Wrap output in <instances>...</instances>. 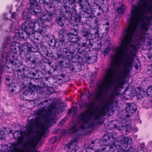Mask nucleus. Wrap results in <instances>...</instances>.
<instances>
[{
	"label": "nucleus",
	"instance_id": "nucleus-1",
	"mask_svg": "<svg viewBox=\"0 0 152 152\" xmlns=\"http://www.w3.org/2000/svg\"><path fill=\"white\" fill-rule=\"evenodd\" d=\"M141 10L139 5H132L131 14L128 18V27L124 30L121 35L122 47L119 58L121 65L127 73L132 70L134 61L133 51L135 47L131 43L134 39L144 42L146 32L150 26V21L148 17L139 19Z\"/></svg>",
	"mask_w": 152,
	"mask_h": 152
},
{
	"label": "nucleus",
	"instance_id": "nucleus-2",
	"mask_svg": "<svg viewBox=\"0 0 152 152\" xmlns=\"http://www.w3.org/2000/svg\"><path fill=\"white\" fill-rule=\"evenodd\" d=\"M121 78L120 77L116 81H114L113 91L111 92L109 94L107 95V99L105 100L101 110L94 115L95 120L99 121L102 120L103 117L106 116L107 113L113 108V105L115 99V95H118L119 88L122 86L123 84Z\"/></svg>",
	"mask_w": 152,
	"mask_h": 152
},
{
	"label": "nucleus",
	"instance_id": "nucleus-3",
	"mask_svg": "<svg viewBox=\"0 0 152 152\" xmlns=\"http://www.w3.org/2000/svg\"><path fill=\"white\" fill-rule=\"evenodd\" d=\"M80 109H82L83 107L87 109V110L81 113L80 116V121L77 124L73 125L70 131L73 133L77 132L80 129H84L85 125L89 121V112L91 111L94 107V102L90 103L85 102L83 105L79 104Z\"/></svg>",
	"mask_w": 152,
	"mask_h": 152
},
{
	"label": "nucleus",
	"instance_id": "nucleus-4",
	"mask_svg": "<svg viewBox=\"0 0 152 152\" xmlns=\"http://www.w3.org/2000/svg\"><path fill=\"white\" fill-rule=\"evenodd\" d=\"M110 58L111 61L109 67L106 69L104 76L105 80L110 81L113 80L116 73V56L113 54L111 55Z\"/></svg>",
	"mask_w": 152,
	"mask_h": 152
},
{
	"label": "nucleus",
	"instance_id": "nucleus-5",
	"mask_svg": "<svg viewBox=\"0 0 152 152\" xmlns=\"http://www.w3.org/2000/svg\"><path fill=\"white\" fill-rule=\"evenodd\" d=\"M10 49L12 52L15 54L19 53L21 55L23 53H24L26 50L31 51L32 45L29 42L20 44L18 42H14L10 45Z\"/></svg>",
	"mask_w": 152,
	"mask_h": 152
},
{
	"label": "nucleus",
	"instance_id": "nucleus-6",
	"mask_svg": "<svg viewBox=\"0 0 152 152\" xmlns=\"http://www.w3.org/2000/svg\"><path fill=\"white\" fill-rule=\"evenodd\" d=\"M13 23L11 25L10 27L11 30H13L15 29V32L16 33L15 35L18 37L20 39H24V38H30L31 39H36L38 40V38H36L35 35L38 33L37 32H34L33 30L31 31H23L22 30H20V29L18 27H15V28L12 27Z\"/></svg>",
	"mask_w": 152,
	"mask_h": 152
},
{
	"label": "nucleus",
	"instance_id": "nucleus-7",
	"mask_svg": "<svg viewBox=\"0 0 152 152\" xmlns=\"http://www.w3.org/2000/svg\"><path fill=\"white\" fill-rule=\"evenodd\" d=\"M69 4H64L63 11L62 12L63 17L64 19L69 20L73 13L76 12V5L74 1L69 0Z\"/></svg>",
	"mask_w": 152,
	"mask_h": 152
},
{
	"label": "nucleus",
	"instance_id": "nucleus-8",
	"mask_svg": "<svg viewBox=\"0 0 152 152\" xmlns=\"http://www.w3.org/2000/svg\"><path fill=\"white\" fill-rule=\"evenodd\" d=\"M29 124L28 128L26 129V131L20 132V136L17 138L19 144H21L23 142V138L21 136V135L23 133L24 135L26 137L31 136L34 134V128L36 126L37 124V120L35 118L31 119L29 121Z\"/></svg>",
	"mask_w": 152,
	"mask_h": 152
},
{
	"label": "nucleus",
	"instance_id": "nucleus-9",
	"mask_svg": "<svg viewBox=\"0 0 152 152\" xmlns=\"http://www.w3.org/2000/svg\"><path fill=\"white\" fill-rule=\"evenodd\" d=\"M85 50H83L81 48L78 49L77 48V45L76 44L70 43L66 45L65 50H63L64 53L66 55H69L70 53L74 54L76 52H78L77 54L80 55H82V54L80 53V51L82 52Z\"/></svg>",
	"mask_w": 152,
	"mask_h": 152
},
{
	"label": "nucleus",
	"instance_id": "nucleus-10",
	"mask_svg": "<svg viewBox=\"0 0 152 152\" xmlns=\"http://www.w3.org/2000/svg\"><path fill=\"white\" fill-rule=\"evenodd\" d=\"M132 145V140L131 138L122 135L121 137V146H119V148L118 149H124L127 147H131Z\"/></svg>",
	"mask_w": 152,
	"mask_h": 152
},
{
	"label": "nucleus",
	"instance_id": "nucleus-11",
	"mask_svg": "<svg viewBox=\"0 0 152 152\" xmlns=\"http://www.w3.org/2000/svg\"><path fill=\"white\" fill-rule=\"evenodd\" d=\"M77 139H74L70 143H69L65 145L64 148L67 150V152H79V149L77 146Z\"/></svg>",
	"mask_w": 152,
	"mask_h": 152
},
{
	"label": "nucleus",
	"instance_id": "nucleus-12",
	"mask_svg": "<svg viewBox=\"0 0 152 152\" xmlns=\"http://www.w3.org/2000/svg\"><path fill=\"white\" fill-rule=\"evenodd\" d=\"M36 20L34 19L29 21L28 23L26 21L22 23L20 25V30L31 31L33 30Z\"/></svg>",
	"mask_w": 152,
	"mask_h": 152
},
{
	"label": "nucleus",
	"instance_id": "nucleus-13",
	"mask_svg": "<svg viewBox=\"0 0 152 152\" xmlns=\"http://www.w3.org/2000/svg\"><path fill=\"white\" fill-rule=\"evenodd\" d=\"M54 120V118L50 115H47L46 116L44 120V123L42 125L40 130V132L43 135L45 134L46 131L48 128V126Z\"/></svg>",
	"mask_w": 152,
	"mask_h": 152
},
{
	"label": "nucleus",
	"instance_id": "nucleus-14",
	"mask_svg": "<svg viewBox=\"0 0 152 152\" xmlns=\"http://www.w3.org/2000/svg\"><path fill=\"white\" fill-rule=\"evenodd\" d=\"M30 6L28 7V11L32 15H34L36 16L39 15L41 13V9L40 7L38 5V3L36 2L31 4L30 2Z\"/></svg>",
	"mask_w": 152,
	"mask_h": 152
},
{
	"label": "nucleus",
	"instance_id": "nucleus-15",
	"mask_svg": "<svg viewBox=\"0 0 152 152\" xmlns=\"http://www.w3.org/2000/svg\"><path fill=\"white\" fill-rule=\"evenodd\" d=\"M63 55H62V57L63 58V60L62 62L63 63V65L64 67L66 68H70L71 66L72 67L71 68V70L72 71H75L76 67H75V65L72 64H71L70 59V56L69 55H66L63 53Z\"/></svg>",
	"mask_w": 152,
	"mask_h": 152
},
{
	"label": "nucleus",
	"instance_id": "nucleus-16",
	"mask_svg": "<svg viewBox=\"0 0 152 152\" xmlns=\"http://www.w3.org/2000/svg\"><path fill=\"white\" fill-rule=\"evenodd\" d=\"M80 53L82 54L84 58V61H86L88 63L92 64L95 63L97 60V58L95 56H92L91 57L88 56V52L85 50L82 52L80 51Z\"/></svg>",
	"mask_w": 152,
	"mask_h": 152
},
{
	"label": "nucleus",
	"instance_id": "nucleus-17",
	"mask_svg": "<svg viewBox=\"0 0 152 152\" xmlns=\"http://www.w3.org/2000/svg\"><path fill=\"white\" fill-rule=\"evenodd\" d=\"M115 139L112 134H105L103 137L101 144L104 143V145H107L108 144H113L114 143Z\"/></svg>",
	"mask_w": 152,
	"mask_h": 152
},
{
	"label": "nucleus",
	"instance_id": "nucleus-18",
	"mask_svg": "<svg viewBox=\"0 0 152 152\" xmlns=\"http://www.w3.org/2000/svg\"><path fill=\"white\" fill-rule=\"evenodd\" d=\"M65 39L59 38V39H56V44L55 47L60 49H64L65 50L66 45L68 44V42H65Z\"/></svg>",
	"mask_w": 152,
	"mask_h": 152
},
{
	"label": "nucleus",
	"instance_id": "nucleus-19",
	"mask_svg": "<svg viewBox=\"0 0 152 152\" xmlns=\"http://www.w3.org/2000/svg\"><path fill=\"white\" fill-rule=\"evenodd\" d=\"M87 92H88L89 95H88L87 93H86V94H85V95L87 96V97L88 99V100L89 102L93 100V99L90 98V97H93L96 100L101 99L102 98V93H101L100 95H99L96 94V92H92L90 93L88 91H87Z\"/></svg>",
	"mask_w": 152,
	"mask_h": 152
},
{
	"label": "nucleus",
	"instance_id": "nucleus-20",
	"mask_svg": "<svg viewBox=\"0 0 152 152\" xmlns=\"http://www.w3.org/2000/svg\"><path fill=\"white\" fill-rule=\"evenodd\" d=\"M126 107V111L129 114L135 113L137 110L136 105L133 103H127Z\"/></svg>",
	"mask_w": 152,
	"mask_h": 152
},
{
	"label": "nucleus",
	"instance_id": "nucleus-21",
	"mask_svg": "<svg viewBox=\"0 0 152 152\" xmlns=\"http://www.w3.org/2000/svg\"><path fill=\"white\" fill-rule=\"evenodd\" d=\"M115 9H117L116 12L118 14L123 13L125 8V6L120 2L115 3L114 4Z\"/></svg>",
	"mask_w": 152,
	"mask_h": 152
},
{
	"label": "nucleus",
	"instance_id": "nucleus-22",
	"mask_svg": "<svg viewBox=\"0 0 152 152\" xmlns=\"http://www.w3.org/2000/svg\"><path fill=\"white\" fill-rule=\"evenodd\" d=\"M143 8L142 10L148 11L152 10V0H142Z\"/></svg>",
	"mask_w": 152,
	"mask_h": 152
},
{
	"label": "nucleus",
	"instance_id": "nucleus-23",
	"mask_svg": "<svg viewBox=\"0 0 152 152\" xmlns=\"http://www.w3.org/2000/svg\"><path fill=\"white\" fill-rule=\"evenodd\" d=\"M72 60L73 63H78L81 64L84 62V58L82 55H79L78 54L74 55V54L72 55Z\"/></svg>",
	"mask_w": 152,
	"mask_h": 152
},
{
	"label": "nucleus",
	"instance_id": "nucleus-24",
	"mask_svg": "<svg viewBox=\"0 0 152 152\" xmlns=\"http://www.w3.org/2000/svg\"><path fill=\"white\" fill-rule=\"evenodd\" d=\"M32 67H31L30 69H28L26 71H24V69L23 68L22 70L21 69H18V71L19 72H23V74L25 76L28 77V76H26L27 74H26V72H27L28 74H29V75L31 77H35L36 76V72L35 69H32Z\"/></svg>",
	"mask_w": 152,
	"mask_h": 152
},
{
	"label": "nucleus",
	"instance_id": "nucleus-25",
	"mask_svg": "<svg viewBox=\"0 0 152 152\" xmlns=\"http://www.w3.org/2000/svg\"><path fill=\"white\" fill-rule=\"evenodd\" d=\"M43 59L40 55H34V57L33 58V61H32L31 64H34L35 66H39L42 63Z\"/></svg>",
	"mask_w": 152,
	"mask_h": 152
},
{
	"label": "nucleus",
	"instance_id": "nucleus-26",
	"mask_svg": "<svg viewBox=\"0 0 152 152\" xmlns=\"http://www.w3.org/2000/svg\"><path fill=\"white\" fill-rule=\"evenodd\" d=\"M44 4V7L47 5L53 4L55 7H58L60 5L61 3L60 0H42Z\"/></svg>",
	"mask_w": 152,
	"mask_h": 152
},
{
	"label": "nucleus",
	"instance_id": "nucleus-27",
	"mask_svg": "<svg viewBox=\"0 0 152 152\" xmlns=\"http://www.w3.org/2000/svg\"><path fill=\"white\" fill-rule=\"evenodd\" d=\"M80 32L83 36L88 38L90 36V31L89 29L87 28L84 26L80 28L79 29Z\"/></svg>",
	"mask_w": 152,
	"mask_h": 152
},
{
	"label": "nucleus",
	"instance_id": "nucleus-28",
	"mask_svg": "<svg viewBox=\"0 0 152 152\" xmlns=\"http://www.w3.org/2000/svg\"><path fill=\"white\" fill-rule=\"evenodd\" d=\"M94 44V40L88 38L83 39L82 42H80L81 45L83 47L88 46V47H92Z\"/></svg>",
	"mask_w": 152,
	"mask_h": 152
},
{
	"label": "nucleus",
	"instance_id": "nucleus-29",
	"mask_svg": "<svg viewBox=\"0 0 152 152\" xmlns=\"http://www.w3.org/2000/svg\"><path fill=\"white\" fill-rule=\"evenodd\" d=\"M45 7L46 12L52 14L53 15L55 14L56 16L58 14V12L55 10L53 7L51 5H47Z\"/></svg>",
	"mask_w": 152,
	"mask_h": 152
},
{
	"label": "nucleus",
	"instance_id": "nucleus-30",
	"mask_svg": "<svg viewBox=\"0 0 152 152\" xmlns=\"http://www.w3.org/2000/svg\"><path fill=\"white\" fill-rule=\"evenodd\" d=\"M32 53L31 51L27 50L25 51L24 53V55L26 58L25 61L27 63L29 62V64H31L32 61H33V57H32L31 55Z\"/></svg>",
	"mask_w": 152,
	"mask_h": 152
},
{
	"label": "nucleus",
	"instance_id": "nucleus-31",
	"mask_svg": "<svg viewBox=\"0 0 152 152\" xmlns=\"http://www.w3.org/2000/svg\"><path fill=\"white\" fill-rule=\"evenodd\" d=\"M45 56L50 57L54 59H57L61 57L62 55L61 53H59L57 51L55 53H50L48 52Z\"/></svg>",
	"mask_w": 152,
	"mask_h": 152
},
{
	"label": "nucleus",
	"instance_id": "nucleus-32",
	"mask_svg": "<svg viewBox=\"0 0 152 152\" xmlns=\"http://www.w3.org/2000/svg\"><path fill=\"white\" fill-rule=\"evenodd\" d=\"M147 45L149 49L148 57L149 59L152 61V39H148L147 42Z\"/></svg>",
	"mask_w": 152,
	"mask_h": 152
},
{
	"label": "nucleus",
	"instance_id": "nucleus-33",
	"mask_svg": "<svg viewBox=\"0 0 152 152\" xmlns=\"http://www.w3.org/2000/svg\"><path fill=\"white\" fill-rule=\"evenodd\" d=\"M68 39L69 43L76 42L80 39V37L77 34L69 35Z\"/></svg>",
	"mask_w": 152,
	"mask_h": 152
},
{
	"label": "nucleus",
	"instance_id": "nucleus-34",
	"mask_svg": "<svg viewBox=\"0 0 152 152\" xmlns=\"http://www.w3.org/2000/svg\"><path fill=\"white\" fill-rule=\"evenodd\" d=\"M17 84L16 83H13L8 85L7 90L12 93H17Z\"/></svg>",
	"mask_w": 152,
	"mask_h": 152
},
{
	"label": "nucleus",
	"instance_id": "nucleus-35",
	"mask_svg": "<svg viewBox=\"0 0 152 152\" xmlns=\"http://www.w3.org/2000/svg\"><path fill=\"white\" fill-rule=\"evenodd\" d=\"M53 15L47 12L43 13L42 15V18L45 21L49 22L52 20Z\"/></svg>",
	"mask_w": 152,
	"mask_h": 152
},
{
	"label": "nucleus",
	"instance_id": "nucleus-36",
	"mask_svg": "<svg viewBox=\"0 0 152 152\" xmlns=\"http://www.w3.org/2000/svg\"><path fill=\"white\" fill-rule=\"evenodd\" d=\"M58 35L59 38L66 39V37L68 36V34L64 28L59 29L58 31Z\"/></svg>",
	"mask_w": 152,
	"mask_h": 152
},
{
	"label": "nucleus",
	"instance_id": "nucleus-37",
	"mask_svg": "<svg viewBox=\"0 0 152 152\" xmlns=\"http://www.w3.org/2000/svg\"><path fill=\"white\" fill-rule=\"evenodd\" d=\"M66 20L64 19V18L63 17V15L62 17L56 16V21L57 23L61 26H63L65 23V21Z\"/></svg>",
	"mask_w": 152,
	"mask_h": 152
},
{
	"label": "nucleus",
	"instance_id": "nucleus-38",
	"mask_svg": "<svg viewBox=\"0 0 152 152\" xmlns=\"http://www.w3.org/2000/svg\"><path fill=\"white\" fill-rule=\"evenodd\" d=\"M30 92H25L21 94L20 97L22 100L23 101H30Z\"/></svg>",
	"mask_w": 152,
	"mask_h": 152
},
{
	"label": "nucleus",
	"instance_id": "nucleus-39",
	"mask_svg": "<svg viewBox=\"0 0 152 152\" xmlns=\"http://www.w3.org/2000/svg\"><path fill=\"white\" fill-rule=\"evenodd\" d=\"M42 25V23L40 20H36L33 30L38 32L40 29L41 28Z\"/></svg>",
	"mask_w": 152,
	"mask_h": 152
},
{
	"label": "nucleus",
	"instance_id": "nucleus-40",
	"mask_svg": "<svg viewBox=\"0 0 152 152\" xmlns=\"http://www.w3.org/2000/svg\"><path fill=\"white\" fill-rule=\"evenodd\" d=\"M21 18L23 20H26V22L29 21L31 18L29 14L26 11H24L22 13Z\"/></svg>",
	"mask_w": 152,
	"mask_h": 152
},
{
	"label": "nucleus",
	"instance_id": "nucleus-41",
	"mask_svg": "<svg viewBox=\"0 0 152 152\" xmlns=\"http://www.w3.org/2000/svg\"><path fill=\"white\" fill-rule=\"evenodd\" d=\"M36 76H37V79L42 78L44 76L43 71L38 69H35Z\"/></svg>",
	"mask_w": 152,
	"mask_h": 152
},
{
	"label": "nucleus",
	"instance_id": "nucleus-42",
	"mask_svg": "<svg viewBox=\"0 0 152 152\" xmlns=\"http://www.w3.org/2000/svg\"><path fill=\"white\" fill-rule=\"evenodd\" d=\"M39 51L40 52L41 54L43 55H46V54L48 52L45 46L41 45L40 46V47L39 48Z\"/></svg>",
	"mask_w": 152,
	"mask_h": 152
},
{
	"label": "nucleus",
	"instance_id": "nucleus-43",
	"mask_svg": "<svg viewBox=\"0 0 152 152\" xmlns=\"http://www.w3.org/2000/svg\"><path fill=\"white\" fill-rule=\"evenodd\" d=\"M99 28H92L91 32L90 31V34L92 36L94 35L95 37H98L99 36Z\"/></svg>",
	"mask_w": 152,
	"mask_h": 152
},
{
	"label": "nucleus",
	"instance_id": "nucleus-44",
	"mask_svg": "<svg viewBox=\"0 0 152 152\" xmlns=\"http://www.w3.org/2000/svg\"><path fill=\"white\" fill-rule=\"evenodd\" d=\"M131 146V147H128L129 149L128 151H127L125 149H123V148H121V149H118V152H137V151H136L135 149L133 147H132Z\"/></svg>",
	"mask_w": 152,
	"mask_h": 152
},
{
	"label": "nucleus",
	"instance_id": "nucleus-45",
	"mask_svg": "<svg viewBox=\"0 0 152 152\" xmlns=\"http://www.w3.org/2000/svg\"><path fill=\"white\" fill-rule=\"evenodd\" d=\"M72 25L74 28L77 30L78 29L79 30V29H80L83 26L82 23H77V22H74L72 23Z\"/></svg>",
	"mask_w": 152,
	"mask_h": 152
},
{
	"label": "nucleus",
	"instance_id": "nucleus-46",
	"mask_svg": "<svg viewBox=\"0 0 152 152\" xmlns=\"http://www.w3.org/2000/svg\"><path fill=\"white\" fill-rule=\"evenodd\" d=\"M37 144L34 143V142H29L28 145L27 146V148L28 150L29 151L33 149H35L37 146Z\"/></svg>",
	"mask_w": 152,
	"mask_h": 152
},
{
	"label": "nucleus",
	"instance_id": "nucleus-47",
	"mask_svg": "<svg viewBox=\"0 0 152 152\" xmlns=\"http://www.w3.org/2000/svg\"><path fill=\"white\" fill-rule=\"evenodd\" d=\"M88 5H83L80 7V9H82L84 12H88L90 10V6L88 4Z\"/></svg>",
	"mask_w": 152,
	"mask_h": 152
},
{
	"label": "nucleus",
	"instance_id": "nucleus-48",
	"mask_svg": "<svg viewBox=\"0 0 152 152\" xmlns=\"http://www.w3.org/2000/svg\"><path fill=\"white\" fill-rule=\"evenodd\" d=\"M47 31L46 29V28L45 27L42 26V28L39 30L38 32V33H39L40 34L42 35H45L46 34Z\"/></svg>",
	"mask_w": 152,
	"mask_h": 152
},
{
	"label": "nucleus",
	"instance_id": "nucleus-49",
	"mask_svg": "<svg viewBox=\"0 0 152 152\" xmlns=\"http://www.w3.org/2000/svg\"><path fill=\"white\" fill-rule=\"evenodd\" d=\"M61 75L62 77L61 79L64 82H68L70 80V77L67 75H65L63 74Z\"/></svg>",
	"mask_w": 152,
	"mask_h": 152
},
{
	"label": "nucleus",
	"instance_id": "nucleus-50",
	"mask_svg": "<svg viewBox=\"0 0 152 152\" xmlns=\"http://www.w3.org/2000/svg\"><path fill=\"white\" fill-rule=\"evenodd\" d=\"M105 148H107L106 151L107 152H116V151L114 149L113 146L107 145Z\"/></svg>",
	"mask_w": 152,
	"mask_h": 152
},
{
	"label": "nucleus",
	"instance_id": "nucleus-51",
	"mask_svg": "<svg viewBox=\"0 0 152 152\" xmlns=\"http://www.w3.org/2000/svg\"><path fill=\"white\" fill-rule=\"evenodd\" d=\"M76 29H75L74 28L71 29L69 31V33H68V35L70 34H77V32L76 31Z\"/></svg>",
	"mask_w": 152,
	"mask_h": 152
},
{
	"label": "nucleus",
	"instance_id": "nucleus-52",
	"mask_svg": "<svg viewBox=\"0 0 152 152\" xmlns=\"http://www.w3.org/2000/svg\"><path fill=\"white\" fill-rule=\"evenodd\" d=\"M97 141V140H95L94 141H92L91 143L88 145L87 147H89V148L91 149L92 151H94V145L95 144Z\"/></svg>",
	"mask_w": 152,
	"mask_h": 152
},
{
	"label": "nucleus",
	"instance_id": "nucleus-53",
	"mask_svg": "<svg viewBox=\"0 0 152 152\" xmlns=\"http://www.w3.org/2000/svg\"><path fill=\"white\" fill-rule=\"evenodd\" d=\"M49 45L50 46L54 47H55L56 44V39H50L49 42Z\"/></svg>",
	"mask_w": 152,
	"mask_h": 152
},
{
	"label": "nucleus",
	"instance_id": "nucleus-54",
	"mask_svg": "<svg viewBox=\"0 0 152 152\" xmlns=\"http://www.w3.org/2000/svg\"><path fill=\"white\" fill-rule=\"evenodd\" d=\"M13 149L15 151H17L19 149L18 145L16 143H13L11 144Z\"/></svg>",
	"mask_w": 152,
	"mask_h": 152
},
{
	"label": "nucleus",
	"instance_id": "nucleus-55",
	"mask_svg": "<svg viewBox=\"0 0 152 152\" xmlns=\"http://www.w3.org/2000/svg\"><path fill=\"white\" fill-rule=\"evenodd\" d=\"M124 130L127 132H129L131 131L132 128L130 126L126 124L124 128Z\"/></svg>",
	"mask_w": 152,
	"mask_h": 152
},
{
	"label": "nucleus",
	"instance_id": "nucleus-56",
	"mask_svg": "<svg viewBox=\"0 0 152 152\" xmlns=\"http://www.w3.org/2000/svg\"><path fill=\"white\" fill-rule=\"evenodd\" d=\"M92 26V28H99V27L98 26V20L97 19L94 20L93 26Z\"/></svg>",
	"mask_w": 152,
	"mask_h": 152
},
{
	"label": "nucleus",
	"instance_id": "nucleus-57",
	"mask_svg": "<svg viewBox=\"0 0 152 152\" xmlns=\"http://www.w3.org/2000/svg\"><path fill=\"white\" fill-rule=\"evenodd\" d=\"M35 47H34L33 46H32V50L31 52H36L38 50L39 51V48H38V46L37 44H34Z\"/></svg>",
	"mask_w": 152,
	"mask_h": 152
},
{
	"label": "nucleus",
	"instance_id": "nucleus-58",
	"mask_svg": "<svg viewBox=\"0 0 152 152\" xmlns=\"http://www.w3.org/2000/svg\"><path fill=\"white\" fill-rule=\"evenodd\" d=\"M147 95L149 96L151 95L152 94V86H149L147 89Z\"/></svg>",
	"mask_w": 152,
	"mask_h": 152
},
{
	"label": "nucleus",
	"instance_id": "nucleus-59",
	"mask_svg": "<svg viewBox=\"0 0 152 152\" xmlns=\"http://www.w3.org/2000/svg\"><path fill=\"white\" fill-rule=\"evenodd\" d=\"M33 87L34 88L35 91H40L42 88V87L39 85L36 86L34 85L33 86Z\"/></svg>",
	"mask_w": 152,
	"mask_h": 152
},
{
	"label": "nucleus",
	"instance_id": "nucleus-60",
	"mask_svg": "<svg viewBox=\"0 0 152 152\" xmlns=\"http://www.w3.org/2000/svg\"><path fill=\"white\" fill-rule=\"evenodd\" d=\"M71 1H75V3L77 2L79 4V5L80 6V7L82 6L83 4V0H72Z\"/></svg>",
	"mask_w": 152,
	"mask_h": 152
},
{
	"label": "nucleus",
	"instance_id": "nucleus-61",
	"mask_svg": "<svg viewBox=\"0 0 152 152\" xmlns=\"http://www.w3.org/2000/svg\"><path fill=\"white\" fill-rule=\"evenodd\" d=\"M57 137H53L50 140V142L51 143H54L57 141Z\"/></svg>",
	"mask_w": 152,
	"mask_h": 152
},
{
	"label": "nucleus",
	"instance_id": "nucleus-62",
	"mask_svg": "<svg viewBox=\"0 0 152 152\" xmlns=\"http://www.w3.org/2000/svg\"><path fill=\"white\" fill-rule=\"evenodd\" d=\"M110 47H109L105 49L103 53V54L104 55L107 56V55L108 53H109L110 51Z\"/></svg>",
	"mask_w": 152,
	"mask_h": 152
},
{
	"label": "nucleus",
	"instance_id": "nucleus-63",
	"mask_svg": "<svg viewBox=\"0 0 152 152\" xmlns=\"http://www.w3.org/2000/svg\"><path fill=\"white\" fill-rule=\"evenodd\" d=\"M113 127L115 129H120L121 125L122 126L121 124L120 123L117 124H113Z\"/></svg>",
	"mask_w": 152,
	"mask_h": 152
},
{
	"label": "nucleus",
	"instance_id": "nucleus-64",
	"mask_svg": "<svg viewBox=\"0 0 152 152\" xmlns=\"http://www.w3.org/2000/svg\"><path fill=\"white\" fill-rule=\"evenodd\" d=\"M147 104H148L149 107H152V98L151 99H147L146 100Z\"/></svg>",
	"mask_w": 152,
	"mask_h": 152
}]
</instances>
